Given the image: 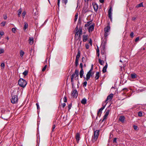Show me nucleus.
<instances>
[{
	"label": "nucleus",
	"mask_w": 146,
	"mask_h": 146,
	"mask_svg": "<svg viewBox=\"0 0 146 146\" xmlns=\"http://www.w3.org/2000/svg\"><path fill=\"white\" fill-rule=\"evenodd\" d=\"M80 56V51H78V54L76 56V59H78Z\"/></svg>",
	"instance_id": "obj_29"
},
{
	"label": "nucleus",
	"mask_w": 146,
	"mask_h": 146,
	"mask_svg": "<svg viewBox=\"0 0 146 146\" xmlns=\"http://www.w3.org/2000/svg\"><path fill=\"white\" fill-rule=\"evenodd\" d=\"M113 94H111L107 96L106 99H107V100L110 101L113 97Z\"/></svg>",
	"instance_id": "obj_17"
},
{
	"label": "nucleus",
	"mask_w": 146,
	"mask_h": 146,
	"mask_svg": "<svg viewBox=\"0 0 146 146\" xmlns=\"http://www.w3.org/2000/svg\"><path fill=\"white\" fill-rule=\"evenodd\" d=\"M136 18L135 17H133L132 18V21H134L135 20V19H136Z\"/></svg>",
	"instance_id": "obj_63"
},
{
	"label": "nucleus",
	"mask_w": 146,
	"mask_h": 146,
	"mask_svg": "<svg viewBox=\"0 0 146 146\" xmlns=\"http://www.w3.org/2000/svg\"><path fill=\"white\" fill-rule=\"evenodd\" d=\"M95 24L93 23L90 25L88 28V31L89 33L92 32L94 29Z\"/></svg>",
	"instance_id": "obj_11"
},
{
	"label": "nucleus",
	"mask_w": 146,
	"mask_h": 146,
	"mask_svg": "<svg viewBox=\"0 0 146 146\" xmlns=\"http://www.w3.org/2000/svg\"><path fill=\"white\" fill-rule=\"evenodd\" d=\"M78 13H76L75 16V18L74 19V20L75 21H76L77 20V19H78Z\"/></svg>",
	"instance_id": "obj_32"
},
{
	"label": "nucleus",
	"mask_w": 146,
	"mask_h": 146,
	"mask_svg": "<svg viewBox=\"0 0 146 146\" xmlns=\"http://www.w3.org/2000/svg\"><path fill=\"white\" fill-rule=\"evenodd\" d=\"M104 109V107H102L99 110L97 113L98 116L99 115V113L100 112H102V111Z\"/></svg>",
	"instance_id": "obj_27"
},
{
	"label": "nucleus",
	"mask_w": 146,
	"mask_h": 146,
	"mask_svg": "<svg viewBox=\"0 0 146 146\" xmlns=\"http://www.w3.org/2000/svg\"><path fill=\"white\" fill-rule=\"evenodd\" d=\"M29 41L30 44H32L33 43V38L29 37Z\"/></svg>",
	"instance_id": "obj_18"
},
{
	"label": "nucleus",
	"mask_w": 146,
	"mask_h": 146,
	"mask_svg": "<svg viewBox=\"0 0 146 146\" xmlns=\"http://www.w3.org/2000/svg\"><path fill=\"white\" fill-rule=\"evenodd\" d=\"M79 61L78 59H76L75 62V65L76 67H77L78 66V62Z\"/></svg>",
	"instance_id": "obj_30"
},
{
	"label": "nucleus",
	"mask_w": 146,
	"mask_h": 146,
	"mask_svg": "<svg viewBox=\"0 0 146 146\" xmlns=\"http://www.w3.org/2000/svg\"><path fill=\"white\" fill-rule=\"evenodd\" d=\"M143 7V3H140L137 5L136 6V7Z\"/></svg>",
	"instance_id": "obj_31"
},
{
	"label": "nucleus",
	"mask_w": 146,
	"mask_h": 146,
	"mask_svg": "<svg viewBox=\"0 0 146 146\" xmlns=\"http://www.w3.org/2000/svg\"><path fill=\"white\" fill-rule=\"evenodd\" d=\"M125 91V92H127V91H128V90L127 88H123L121 90V91Z\"/></svg>",
	"instance_id": "obj_48"
},
{
	"label": "nucleus",
	"mask_w": 146,
	"mask_h": 146,
	"mask_svg": "<svg viewBox=\"0 0 146 146\" xmlns=\"http://www.w3.org/2000/svg\"><path fill=\"white\" fill-rule=\"evenodd\" d=\"M6 23V22H3L1 23V26H5V24Z\"/></svg>",
	"instance_id": "obj_43"
},
{
	"label": "nucleus",
	"mask_w": 146,
	"mask_h": 146,
	"mask_svg": "<svg viewBox=\"0 0 146 146\" xmlns=\"http://www.w3.org/2000/svg\"><path fill=\"white\" fill-rule=\"evenodd\" d=\"M28 71L26 70L23 73V74L25 76H26L27 75V74L28 73Z\"/></svg>",
	"instance_id": "obj_35"
},
{
	"label": "nucleus",
	"mask_w": 146,
	"mask_h": 146,
	"mask_svg": "<svg viewBox=\"0 0 146 146\" xmlns=\"http://www.w3.org/2000/svg\"><path fill=\"white\" fill-rule=\"evenodd\" d=\"M88 35H84L82 36L83 40L84 42L88 40Z\"/></svg>",
	"instance_id": "obj_16"
},
{
	"label": "nucleus",
	"mask_w": 146,
	"mask_h": 146,
	"mask_svg": "<svg viewBox=\"0 0 146 146\" xmlns=\"http://www.w3.org/2000/svg\"><path fill=\"white\" fill-rule=\"evenodd\" d=\"M105 47L104 45L102 46H101V53L102 55H103V56L104 57V60H106V52L105 50Z\"/></svg>",
	"instance_id": "obj_4"
},
{
	"label": "nucleus",
	"mask_w": 146,
	"mask_h": 146,
	"mask_svg": "<svg viewBox=\"0 0 146 146\" xmlns=\"http://www.w3.org/2000/svg\"><path fill=\"white\" fill-rule=\"evenodd\" d=\"M139 39V37H137L135 39V42L137 41Z\"/></svg>",
	"instance_id": "obj_58"
},
{
	"label": "nucleus",
	"mask_w": 146,
	"mask_h": 146,
	"mask_svg": "<svg viewBox=\"0 0 146 146\" xmlns=\"http://www.w3.org/2000/svg\"><path fill=\"white\" fill-rule=\"evenodd\" d=\"M99 130H97L94 131V134L92 136L91 140L92 144L94 143L97 140L99 135Z\"/></svg>",
	"instance_id": "obj_1"
},
{
	"label": "nucleus",
	"mask_w": 146,
	"mask_h": 146,
	"mask_svg": "<svg viewBox=\"0 0 146 146\" xmlns=\"http://www.w3.org/2000/svg\"><path fill=\"white\" fill-rule=\"evenodd\" d=\"M106 104L104 103V102H103L102 104V107H104V108H105L106 106Z\"/></svg>",
	"instance_id": "obj_51"
},
{
	"label": "nucleus",
	"mask_w": 146,
	"mask_h": 146,
	"mask_svg": "<svg viewBox=\"0 0 146 146\" xmlns=\"http://www.w3.org/2000/svg\"><path fill=\"white\" fill-rule=\"evenodd\" d=\"M100 73L99 72H96V76L95 77L96 80H98L100 76Z\"/></svg>",
	"instance_id": "obj_22"
},
{
	"label": "nucleus",
	"mask_w": 146,
	"mask_h": 146,
	"mask_svg": "<svg viewBox=\"0 0 146 146\" xmlns=\"http://www.w3.org/2000/svg\"><path fill=\"white\" fill-rule=\"evenodd\" d=\"M80 66L81 68V69L83 70V64L82 63H80Z\"/></svg>",
	"instance_id": "obj_54"
},
{
	"label": "nucleus",
	"mask_w": 146,
	"mask_h": 146,
	"mask_svg": "<svg viewBox=\"0 0 146 146\" xmlns=\"http://www.w3.org/2000/svg\"><path fill=\"white\" fill-rule=\"evenodd\" d=\"M18 100L17 96L16 95L13 96L11 99V102L12 104H15L17 102Z\"/></svg>",
	"instance_id": "obj_6"
},
{
	"label": "nucleus",
	"mask_w": 146,
	"mask_h": 146,
	"mask_svg": "<svg viewBox=\"0 0 146 146\" xmlns=\"http://www.w3.org/2000/svg\"><path fill=\"white\" fill-rule=\"evenodd\" d=\"M28 25L27 23L25 22L24 23V25L23 27V29L24 30H26L28 27Z\"/></svg>",
	"instance_id": "obj_26"
},
{
	"label": "nucleus",
	"mask_w": 146,
	"mask_h": 146,
	"mask_svg": "<svg viewBox=\"0 0 146 146\" xmlns=\"http://www.w3.org/2000/svg\"><path fill=\"white\" fill-rule=\"evenodd\" d=\"M130 37H131V38H133L134 36V33L133 32H132L130 34Z\"/></svg>",
	"instance_id": "obj_42"
},
{
	"label": "nucleus",
	"mask_w": 146,
	"mask_h": 146,
	"mask_svg": "<svg viewBox=\"0 0 146 146\" xmlns=\"http://www.w3.org/2000/svg\"><path fill=\"white\" fill-rule=\"evenodd\" d=\"M80 134L77 133L76 136V139L77 141H79L80 139Z\"/></svg>",
	"instance_id": "obj_25"
},
{
	"label": "nucleus",
	"mask_w": 146,
	"mask_h": 146,
	"mask_svg": "<svg viewBox=\"0 0 146 146\" xmlns=\"http://www.w3.org/2000/svg\"><path fill=\"white\" fill-rule=\"evenodd\" d=\"M116 140H117V138H114L113 139V142L116 143H117Z\"/></svg>",
	"instance_id": "obj_55"
},
{
	"label": "nucleus",
	"mask_w": 146,
	"mask_h": 146,
	"mask_svg": "<svg viewBox=\"0 0 146 146\" xmlns=\"http://www.w3.org/2000/svg\"><path fill=\"white\" fill-rule=\"evenodd\" d=\"M0 54L3 53L4 52V50L2 48H0Z\"/></svg>",
	"instance_id": "obj_46"
},
{
	"label": "nucleus",
	"mask_w": 146,
	"mask_h": 146,
	"mask_svg": "<svg viewBox=\"0 0 146 146\" xmlns=\"http://www.w3.org/2000/svg\"><path fill=\"white\" fill-rule=\"evenodd\" d=\"M46 67H47V65H46L44 66V67H43V68L42 69V71L44 72V71L46 69Z\"/></svg>",
	"instance_id": "obj_39"
},
{
	"label": "nucleus",
	"mask_w": 146,
	"mask_h": 146,
	"mask_svg": "<svg viewBox=\"0 0 146 146\" xmlns=\"http://www.w3.org/2000/svg\"><path fill=\"white\" fill-rule=\"evenodd\" d=\"M55 128V125H53L52 127V130L51 133V137H52L53 139L54 138V135L55 134V133L54 132V129Z\"/></svg>",
	"instance_id": "obj_13"
},
{
	"label": "nucleus",
	"mask_w": 146,
	"mask_h": 146,
	"mask_svg": "<svg viewBox=\"0 0 146 146\" xmlns=\"http://www.w3.org/2000/svg\"><path fill=\"white\" fill-rule=\"evenodd\" d=\"M74 77L73 76H71V84L72 85V88L73 89L74 88V84L73 82V78Z\"/></svg>",
	"instance_id": "obj_19"
},
{
	"label": "nucleus",
	"mask_w": 146,
	"mask_h": 146,
	"mask_svg": "<svg viewBox=\"0 0 146 146\" xmlns=\"http://www.w3.org/2000/svg\"><path fill=\"white\" fill-rule=\"evenodd\" d=\"M62 3H64L65 5L68 2V0H62Z\"/></svg>",
	"instance_id": "obj_41"
},
{
	"label": "nucleus",
	"mask_w": 146,
	"mask_h": 146,
	"mask_svg": "<svg viewBox=\"0 0 146 146\" xmlns=\"http://www.w3.org/2000/svg\"><path fill=\"white\" fill-rule=\"evenodd\" d=\"M85 60V58L84 57H82V62H84V61Z\"/></svg>",
	"instance_id": "obj_62"
},
{
	"label": "nucleus",
	"mask_w": 146,
	"mask_h": 146,
	"mask_svg": "<svg viewBox=\"0 0 146 146\" xmlns=\"http://www.w3.org/2000/svg\"><path fill=\"white\" fill-rule=\"evenodd\" d=\"M65 105H66L65 103H64L63 104H62V106L63 108H64L65 107Z\"/></svg>",
	"instance_id": "obj_56"
},
{
	"label": "nucleus",
	"mask_w": 146,
	"mask_h": 146,
	"mask_svg": "<svg viewBox=\"0 0 146 146\" xmlns=\"http://www.w3.org/2000/svg\"><path fill=\"white\" fill-rule=\"evenodd\" d=\"M22 14V15H23V18H24V17H25V14H26V12L25 11H23V12Z\"/></svg>",
	"instance_id": "obj_52"
},
{
	"label": "nucleus",
	"mask_w": 146,
	"mask_h": 146,
	"mask_svg": "<svg viewBox=\"0 0 146 146\" xmlns=\"http://www.w3.org/2000/svg\"><path fill=\"white\" fill-rule=\"evenodd\" d=\"M21 12H22V10H21V9H19L18 10V15L19 16V17L20 16V15L21 14Z\"/></svg>",
	"instance_id": "obj_34"
},
{
	"label": "nucleus",
	"mask_w": 146,
	"mask_h": 146,
	"mask_svg": "<svg viewBox=\"0 0 146 146\" xmlns=\"http://www.w3.org/2000/svg\"><path fill=\"white\" fill-rule=\"evenodd\" d=\"M99 51H100V50H99V48L98 47H97V48L96 49V52H99Z\"/></svg>",
	"instance_id": "obj_61"
},
{
	"label": "nucleus",
	"mask_w": 146,
	"mask_h": 146,
	"mask_svg": "<svg viewBox=\"0 0 146 146\" xmlns=\"http://www.w3.org/2000/svg\"><path fill=\"white\" fill-rule=\"evenodd\" d=\"M84 74V72L83 70L81 69L80 72V76L81 78H82Z\"/></svg>",
	"instance_id": "obj_20"
},
{
	"label": "nucleus",
	"mask_w": 146,
	"mask_h": 146,
	"mask_svg": "<svg viewBox=\"0 0 146 146\" xmlns=\"http://www.w3.org/2000/svg\"><path fill=\"white\" fill-rule=\"evenodd\" d=\"M92 23V21H89L86 24H85V27H88V26H90V25Z\"/></svg>",
	"instance_id": "obj_21"
},
{
	"label": "nucleus",
	"mask_w": 146,
	"mask_h": 146,
	"mask_svg": "<svg viewBox=\"0 0 146 146\" xmlns=\"http://www.w3.org/2000/svg\"><path fill=\"white\" fill-rule=\"evenodd\" d=\"M72 96L73 98H76L78 96V92L76 89L72 90Z\"/></svg>",
	"instance_id": "obj_9"
},
{
	"label": "nucleus",
	"mask_w": 146,
	"mask_h": 146,
	"mask_svg": "<svg viewBox=\"0 0 146 146\" xmlns=\"http://www.w3.org/2000/svg\"><path fill=\"white\" fill-rule=\"evenodd\" d=\"M132 78L134 79L137 77V75L135 73L131 74V75Z\"/></svg>",
	"instance_id": "obj_23"
},
{
	"label": "nucleus",
	"mask_w": 146,
	"mask_h": 146,
	"mask_svg": "<svg viewBox=\"0 0 146 146\" xmlns=\"http://www.w3.org/2000/svg\"><path fill=\"white\" fill-rule=\"evenodd\" d=\"M142 113L141 111H139L138 113V115L139 117H141L142 116Z\"/></svg>",
	"instance_id": "obj_38"
},
{
	"label": "nucleus",
	"mask_w": 146,
	"mask_h": 146,
	"mask_svg": "<svg viewBox=\"0 0 146 146\" xmlns=\"http://www.w3.org/2000/svg\"><path fill=\"white\" fill-rule=\"evenodd\" d=\"M64 102H66L67 101V99L66 96H64L63 98Z\"/></svg>",
	"instance_id": "obj_45"
},
{
	"label": "nucleus",
	"mask_w": 146,
	"mask_h": 146,
	"mask_svg": "<svg viewBox=\"0 0 146 146\" xmlns=\"http://www.w3.org/2000/svg\"><path fill=\"white\" fill-rule=\"evenodd\" d=\"M133 128L135 130H136L137 129V127L136 125H133Z\"/></svg>",
	"instance_id": "obj_53"
},
{
	"label": "nucleus",
	"mask_w": 146,
	"mask_h": 146,
	"mask_svg": "<svg viewBox=\"0 0 146 146\" xmlns=\"http://www.w3.org/2000/svg\"><path fill=\"white\" fill-rule=\"evenodd\" d=\"M108 16L110 19V20H112V8L110 7L108 11Z\"/></svg>",
	"instance_id": "obj_10"
},
{
	"label": "nucleus",
	"mask_w": 146,
	"mask_h": 146,
	"mask_svg": "<svg viewBox=\"0 0 146 146\" xmlns=\"http://www.w3.org/2000/svg\"><path fill=\"white\" fill-rule=\"evenodd\" d=\"M60 1V0H58L57 4H58V7H59V6Z\"/></svg>",
	"instance_id": "obj_59"
},
{
	"label": "nucleus",
	"mask_w": 146,
	"mask_h": 146,
	"mask_svg": "<svg viewBox=\"0 0 146 146\" xmlns=\"http://www.w3.org/2000/svg\"><path fill=\"white\" fill-rule=\"evenodd\" d=\"M25 52L23 50H21L20 52V56L22 57L24 55Z\"/></svg>",
	"instance_id": "obj_33"
},
{
	"label": "nucleus",
	"mask_w": 146,
	"mask_h": 146,
	"mask_svg": "<svg viewBox=\"0 0 146 146\" xmlns=\"http://www.w3.org/2000/svg\"><path fill=\"white\" fill-rule=\"evenodd\" d=\"M7 18V17L6 15H4V19L6 20Z\"/></svg>",
	"instance_id": "obj_60"
},
{
	"label": "nucleus",
	"mask_w": 146,
	"mask_h": 146,
	"mask_svg": "<svg viewBox=\"0 0 146 146\" xmlns=\"http://www.w3.org/2000/svg\"><path fill=\"white\" fill-rule=\"evenodd\" d=\"M99 1L101 3H103L104 1V0H99Z\"/></svg>",
	"instance_id": "obj_64"
},
{
	"label": "nucleus",
	"mask_w": 146,
	"mask_h": 146,
	"mask_svg": "<svg viewBox=\"0 0 146 146\" xmlns=\"http://www.w3.org/2000/svg\"><path fill=\"white\" fill-rule=\"evenodd\" d=\"M5 66V65L4 63H2L1 65V69H3L4 68Z\"/></svg>",
	"instance_id": "obj_36"
},
{
	"label": "nucleus",
	"mask_w": 146,
	"mask_h": 146,
	"mask_svg": "<svg viewBox=\"0 0 146 146\" xmlns=\"http://www.w3.org/2000/svg\"><path fill=\"white\" fill-rule=\"evenodd\" d=\"M82 29L81 27H80L78 31L76 32L75 35V39L76 40H78L80 38V35L82 34Z\"/></svg>",
	"instance_id": "obj_2"
},
{
	"label": "nucleus",
	"mask_w": 146,
	"mask_h": 146,
	"mask_svg": "<svg viewBox=\"0 0 146 146\" xmlns=\"http://www.w3.org/2000/svg\"><path fill=\"white\" fill-rule=\"evenodd\" d=\"M73 76V77H75V79L76 80H78V75H79V71L77 70H76L73 73L72 75Z\"/></svg>",
	"instance_id": "obj_7"
},
{
	"label": "nucleus",
	"mask_w": 146,
	"mask_h": 146,
	"mask_svg": "<svg viewBox=\"0 0 146 146\" xmlns=\"http://www.w3.org/2000/svg\"><path fill=\"white\" fill-rule=\"evenodd\" d=\"M98 61L99 63L101 65H103L104 63V61L101 60L100 58H99Z\"/></svg>",
	"instance_id": "obj_28"
},
{
	"label": "nucleus",
	"mask_w": 146,
	"mask_h": 146,
	"mask_svg": "<svg viewBox=\"0 0 146 146\" xmlns=\"http://www.w3.org/2000/svg\"><path fill=\"white\" fill-rule=\"evenodd\" d=\"M12 31L13 33H15L16 31V29L15 28H13L12 29Z\"/></svg>",
	"instance_id": "obj_44"
},
{
	"label": "nucleus",
	"mask_w": 146,
	"mask_h": 146,
	"mask_svg": "<svg viewBox=\"0 0 146 146\" xmlns=\"http://www.w3.org/2000/svg\"><path fill=\"white\" fill-rule=\"evenodd\" d=\"M125 119V117L123 115L120 116L119 118V121L122 123L124 122Z\"/></svg>",
	"instance_id": "obj_15"
},
{
	"label": "nucleus",
	"mask_w": 146,
	"mask_h": 146,
	"mask_svg": "<svg viewBox=\"0 0 146 146\" xmlns=\"http://www.w3.org/2000/svg\"><path fill=\"white\" fill-rule=\"evenodd\" d=\"M36 105L37 106V108L38 110H39L40 109V108L39 106V105L38 103H36Z\"/></svg>",
	"instance_id": "obj_57"
},
{
	"label": "nucleus",
	"mask_w": 146,
	"mask_h": 146,
	"mask_svg": "<svg viewBox=\"0 0 146 146\" xmlns=\"http://www.w3.org/2000/svg\"><path fill=\"white\" fill-rule=\"evenodd\" d=\"M106 69H107L106 68L103 67V68L102 70L103 72V73H104L106 72L107 71Z\"/></svg>",
	"instance_id": "obj_37"
},
{
	"label": "nucleus",
	"mask_w": 146,
	"mask_h": 146,
	"mask_svg": "<svg viewBox=\"0 0 146 146\" xmlns=\"http://www.w3.org/2000/svg\"><path fill=\"white\" fill-rule=\"evenodd\" d=\"M18 84L20 86L24 88L26 85L27 82L24 79L21 78L19 80Z\"/></svg>",
	"instance_id": "obj_3"
},
{
	"label": "nucleus",
	"mask_w": 146,
	"mask_h": 146,
	"mask_svg": "<svg viewBox=\"0 0 146 146\" xmlns=\"http://www.w3.org/2000/svg\"><path fill=\"white\" fill-rule=\"evenodd\" d=\"M87 82L86 81H85L83 83V86L85 87L86 86Z\"/></svg>",
	"instance_id": "obj_40"
},
{
	"label": "nucleus",
	"mask_w": 146,
	"mask_h": 146,
	"mask_svg": "<svg viewBox=\"0 0 146 146\" xmlns=\"http://www.w3.org/2000/svg\"><path fill=\"white\" fill-rule=\"evenodd\" d=\"M94 74V73H92V72L89 71L86 74V78L84 77V78L86 79V81H88L90 79V76H92Z\"/></svg>",
	"instance_id": "obj_8"
},
{
	"label": "nucleus",
	"mask_w": 146,
	"mask_h": 146,
	"mask_svg": "<svg viewBox=\"0 0 146 146\" xmlns=\"http://www.w3.org/2000/svg\"><path fill=\"white\" fill-rule=\"evenodd\" d=\"M93 65L92 64V65L91 68L90 70L89 71H90V72H92V71L93 70Z\"/></svg>",
	"instance_id": "obj_50"
},
{
	"label": "nucleus",
	"mask_w": 146,
	"mask_h": 146,
	"mask_svg": "<svg viewBox=\"0 0 146 146\" xmlns=\"http://www.w3.org/2000/svg\"><path fill=\"white\" fill-rule=\"evenodd\" d=\"M72 107V104L71 103L70 104H69L68 106V110H70Z\"/></svg>",
	"instance_id": "obj_47"
},
{
	"label": "nucleus",
	"mask_w": 146,
	"mask_h": 146,
	"mask_svg": "<svg viewBox=\"0 0 146 146\" xmlns=\"http://www.w3.org/2000/svg\"><path fill=\"white\" fill-rule=\"evenodd\" d=\"M110 27L108 26L104 29V31L105 32L104 36L106 38L107 36L109 35V32L110 31Z\"/></svg>",
	"instance_id": "obj_5"
},
{
	"label": "nucleus",
	"mask_w": 146,
	"mask_h": 146,
	"mask_svg": "<svg viewBox=\"0 0 146 146\" xmlns=\"http://www.w3.org/2000/svg\"><path fill=\"white\" fill-rule=\"evenodd\" d=\"M85 47L86 49H88L89 48V46L88 44H85Z\"/></svg>",
	"instance_id": "obj_49"
},
{
	"label": "nucleus",
	"mask_w": 146,
	"mask_h": 146,
	"mask_svg": "<svg viewBox=\"0 0 146 146\" xmlns=\"http://www.w3.org/2000/svg\"><path fill=\"white\" fill-rule=\"evenodd\" d=\"M87 100L85 98L83 99L81 101V103L83 104H85L86 103Z\"/></svg>",
	"instance_id": "obj_24"
},
{
	"label": "nucleus",
	"mask_w": 146,
	"mask_h": 146,
	"mask_svg": "<svg viewBox=\"0 0 146 146\" xmlns=\"http://www.w3.org/2000/svg\"><path fill=\"white\" fill-rule=\"evenodd\" d=\"M92 5L95 11L97 12L98 10V5L95 3H92Z\"/></svg>",
	"instance_id": "obj_14"
},
{
	"label": "nucleus",
	"mask_w": 146,
	"mask_h": 146,
	"mask_svg": "<svg viewBox=\"0 0 146 146\" xmlns=\"http://www.w3.org/2000/svg\"><path fill=\"white\" fill-rule=\"evenodd\" d=\"M109 112L110 110H107L106 112L105 115L104 116L103 119L102 121H103L104 120L106 119L107 117L108 116L109 113Z\"/></svg>",
	"instance_id": "obj_12"
}]
</instances>
